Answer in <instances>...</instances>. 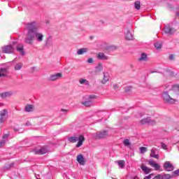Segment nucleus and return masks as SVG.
<instances>
[{
  "mask_svg": "<svg viewBox=\"0 0 179 179\" xmlns=\"http://www.w3.org/2000/svg\"><path fill=\"white\" fill-rule=\"evenodd\" d=\"M40 29V22L38 21H33L27 24L26 30L27 37L25 38V43L33 45L34 41L42 43L44 40V35L43 33L38 31Z\"/></svg>",
  "mask_w": 179,
  "mask_h": 179,
  "instance_id": "f257e3e1",
  "label": "nucleus"
},
{
  "mask_svg": "<svg viewBox=\"0 0 179 179\" xmlns=\"http://www.w3.org/2000/svg\"><path fill=\"white\" fill-rule=\"evenodd\" d=\"M95 99H97V96L94 94L85 96L83 98L81 104H83V106H85V107H92V106L94 104V100H95Z\"/></svg>",
  "mask_w": 179,
  "mask_h": 179,
  "instance_id": "f03ea898",
  "label": "nucleus"
},
{
  "mask_svg": "<svg viewBox=\"0 0 179 179\" xmlns=\"http://www.w3.org/2000/svg\"><path fill=\"white\" fill-rule=\"evenodd\" d=\"M69 142H71V143H76V142H78L76 145V148H80L82 145H83V141H85V137L83 135H80L78 137L75 136H71L68 138Z\"/></svg>",
  "mask_w": 179,
  "mask_h": 179,
  "instance_id": "7ed1b4c3",
  "label": "nucleus"
},
{
  "mask_svg": "<svg viewBox=\"0 0 179 179\" xmlns=\"http://www.w3.org/2000/svg\"><path fill=\"white\" fill-rule=\"evenodd\" d=\"M109 131V129L101 130L99 131H97L96 133L92 134V138L94 139H104L105 138H107V136H108Z\"/></svg>",
  "mask_w": 179,
  "mask_h": 179,
  "instance_id": "20e7f679",
  "label": "nucleus"
},
{
  "mask_svg": "<svg viewBox=\"0 0 179 179\" xmlns=\"http://www.w3.org/2000/svg\"><path fill=\"white\" fill-rule=\"evenodd\" d=\"M15 48L12 45H5L0 48V52H3V54H13Z\"/></svg>",
  "mask_w": 179,
  "mask_h": 179,
  "instance_id": "39448f33",
  "label": "nucleus"
},
{
  "mask_svg": "<svg viewBox=\"0 0 179 179\" xmlns=\"http://www.w3.org/2000/svg\"><path fill=\"white\" fill-rule=\"evenodd\" d=\"M162 98L164 101L167 104H176V101H177V100L170 97V95L167 92H164L162 94Z\"/></svg>",
  "mask_w": 179,
  "mask_h": 179,
  "instance_id": "423d86ee",
  "label": "nucleus"
},
{
  "mask_svg": "<svg viewBox=\"0 0 179 179\" xmlns=\"http://www.w3.org/2000/svg\"><path fill=\"white\" fill-rule=\"evenodd\" d=\"M110 79H111V76H110V72L103 71L102 73V79L101 80V83L102 85H106V83L110 82Z\"/></svg>",
  "mask_w": 179,
  "mask_h": 179,
  "instance_id": "0eeeda50",
  "label": "nucleus"
},
{
  "mask_svg": "<svg viewBox=\"0 0 179 179\" xmlns=\"http://www.w3.org/2000/svg\"><path fill=\"white\" fill-rule=\"evenodd\" d=\"M8 109H3L0 110V122L2 124L3 122H5V120H6V117H8Z\"/></svg>",
  "mask_w": 179,
  "mask_h": 179,
  "instance_id": "6e6552de",
  "label": "nucleus"
},
{
  "mask_svg": "<svg viewBox=\"0 0 179 179\" xmlns=\"http://www.w3.org/2000/svg\"><path fill=\"white\" fill-rule=\"evenodd\" d=\"M140 124H141V125H144V124H149V125H155L156 124V121L150 120V117H148L141 120Z\"/></svg>",
  "mask_w": 179,
  "mask_h": 179,
  "instance_id": "1a4fd4ad",
  "label": "nucleus"
},
{
  "mask_svg": "<svg viewBox=\"0 0 179 179\" xmlns=\"http://www.w3.org/2000/svg\"><path fill=\"white\" fill-rule=\"evenodd\" d=\"M62 78V73H57L49 77V80L54 82V80H58Z\"/></svg>",
  "mask_w": 179,
  "mask_h": 179,
  "instance_id": "9d476101",
  "label": "nucleus"
},
{
  "mask_svg": "<svg viewBox=\"0 0 179 179\" xmlns=\"http://www.w3.org/2000/svg\"><path fill=\"white\" fill-rule=\"evenodd\" d=\"M164 169L166 171H173V170H174V166H173V164H171V163H170V162H166L164 164Z\"/></svg>",
  "mask_w": 179,
  "mask_h": 179,
  "instance_id": "9b49d317",
  "label": "nucleus"
},
{
  "mask_svg": "<svg viewBox=\"0 0 179 179\" xmlns=\"http://www.w3.org/2000/svg\"><path fill=\"white\" fill-rule=\"evenodd\" d=\"M172 178L173 176L170 174H164V175L158 174L155 176L152 179H170Z\"/></svg>",
  "mask_w": 179,
  "mask_h": 179,
  "instance_id": "f8f14e48",
  "label": "nucleus"
},
{
  "mask_svg": "<svg viewBox=\"0 0 179 179\" xmlns=\"http://www.w3.org/2000/svg\"><path fill=\"white\" fill-rule=\"evenodd\" d=\"M97 59H100L101 61H108V56L106 55V54L103 52H99L96 55Z\"/></svg>",
  "mask_w": 179,
  "mask_h": 179,
  "instance_id": "ddd939ff",
  "label": "nucleus"
},
{
  "mask_svg": "<svg viewBox=\"0 0 179 179\" xmlns=\"http://www.w3.org/2000/svg\"><path fill=\"white\" fill-rule=\"evenodd\" d=\"M77 162L80 164V166H85L86 161L85 160V157H83V155L79 154L77 156Z\"/></svg>",
  "mask_w": 179,
  "mask_h": 179,
  "instance_id": "4468645a",
  "label": "nucleus"
},
{
  "mask_svg": "<svg viewBox=\"0 0 179 179\" xmlns=\"http://www.w3.org/2000/svg\"><path fill=\"white\" fill-rule=\"evenodd\" d=\"M13 95V91H8L0 93V97L1 99H6V97H10Z\"/></svg>",
  "mask_w": 179,
  "mask_h": 179,
  "instance_id": "2eb2a0df",
  "label": "nucleus"
},
{
  "mask_svg": "<svg viewBox=\"0 0 179 179\" xmlns=\"http://www.w3.org/2000/svg\"><path fill=\"white\" fill-rule=\"evenodd\" d=\"M164 31L166 34H173V33H176V29L168 25L164 27Z\"/></svg>",
  "mask_w": 179,
  "mask_h": 179,
  "instance_id": "dca6fc26",
  "label": "nucleus"
},
{
  "mask_svg": "<svg viewBox=\"0 0 179 179\" xmlns=\"http://www.w3.org/2000/svg\"><path fill=\"white\" fill-rule=\"evenodd\" d=\"M124 36L126 40H134V35H132V33H131V31L129 29H126V31H124Z\"/></svg>",
  "mask_w": 179,
  "mask_h": 179,
  "instance_id": "f3484780",
  "label": "nucleus"
},
{
  "mask_svg": "<svg viewBox=\"0 0 179 179\" xmlns=\"http://www.w3.org/2000/svg\"><path fill=\"white\" fill-rule=\"evenodd\" d=\"M148 164H150L151 167H153L155 170H160V167H161L160 165H159V164L156 163V162L153 160H150L148 162Z\"/></svg>",
  "mask_w": 179,
  "mask_h": 179,
  "instance_id": "a211bd4d",
  "label": "nucleus"
},
{
  "mask_svg": "<svg viewBox=\"0 0 179 179\" xmlns=\"http://www.w3.org/2000/svg\"><path fill=\"white\" fill-rule=\"evenodd\" d=\"M88 52H89V48H82L77 50V55H83V54H86Z\"/></svg>",
  "mask_w": 179,
  "mask_h": 179,
  "instance_id": "6ab92c4d",
  "label": "nucleus"
},
{
  "mask_svg": "<svg viewBox=\"0 0 179 179\" xmlns=\"http://www.w3.org/2000/svg\"><path fill=\"white\" fill-rule=\"evenodd\" d=\"M5 76H8V69L0 68V78H5Z\"/></svg>",
  "mask_w": 179,
  "mask_h": 179,
  "instance_id": "aec40b11",
  "label": "nucleus"
},
{
  "mask_svg": "<svg viewBox=\"0 0 179 179\" xmlns=\"http://www.w3.org/2000/svg\"><path fill=\"white\" fill-rule=\"evenodd\" d=\"M139 62H146L148 61V55L146 53H141L138 57Z\"/></svg>",
  "mask_w": 179,
  "mask_h": 179,
  "instance_id": "412c9836",
  "label": "nucleus"
},
{
  "mask_svg": "<svg viewBox=\"0 0 179 179\" xmlns=\"http://www.w3.org/2000/svg\"><path fill=\"white\" fill-rule=\"evenodd\" d=\"M79 83L80 85H84L85 86H90V83H89V80L85 78H80Z\"/></svg>",
  "mask_w": 179,
  "mask_h": 179,
  "instance_id": "4be33fe9",
  "label": "nucleus"
},
{
  "mask_svg": "<svg viewBox=\"0 0 179 179\" xmlns=\"http://www.w3.org/2000/svg\"><path fill=\"white\" fill-rule=\"evenodd\" d=\"M47 150L45 148H42L40 150H36L35 154L36 155H45L47 153Z\"/></svg>",
  "mask_w": 179,
  "mask_h": 179,
  "instance_id": "5701e85b",
  "label": "nucleus"
},
{
  "mask_svg": "<svg viewBox=\"0 0 179 179\" xmlns=\"http://www.w3.org/2000/svg\"><path fill=\"white\" fill-rule=\"evenodd\" d=\"M156 150H157V149H156L155 148H152L150 157H154L155 159H159V155L156 154Z\"/></svg>",
  "mask_w": 179,
  "mask_h": 179,
  "instance_id": "b1692460",
  "label": "nucleus"
},
{
  "mask_svg": "<svg viewBox=\"0 0 179 179\" xmlns=\"http://www.w3.org/2000/svg\"><path fill=\"white\" fill-rule=\"evenodd\" d=\"M22 68H23V63L22 62L15 63V64L14 65L15 71H20Z\"/></svg>",
  "mask_w": 179,
  "mask_h": 179,
  "instance_id": "393cba45",
  "label": "nucleus"
},
{
  "mask_svg": "<svg viewBox=\"0 0 179 179\" xmlns=\"http://www.w3.org/2000/svg\"><path fill=\"white\" fill-rule=\"evenodd\" d=\"M24 110L27 113H31V111H34V106L33 105H27Z\"/></svg>",
  "mask_w": 179,
  "mask_h": 179,
  "instance_id": "a878e982",
  "label": "nucleus"
},
{
  "mask_svg": "<svg viewBox=\"0 0 179 179\" xmlns=\"http://www.w3.org/2000/svg\"><path fill=\"white\" fill-rule=\"evenodd\" d=\"M141 170L143 171V173H145V174H149V173H150V171H152L150 168H148V166H145V165H141Z\"/></svg>",
  "mask_w": 179,
  "mask_h": 179,
  "instance_id": "bb28decb",
  "label": "nucleus"
},
{
  "mask_svg": "<svg viewBox=\"0 0 179 179\" xmlns=\"http://www.w3.org/2000/svg\"><path fill=\"white\" fill-rule=\"evenodd\" d=\"M103 64L99 63L95 66V72H101L103 71Z\"/></svg>",
  "mask_w": 179,
  "mask_h": 179,
  "instance_id": "cd10ccee",
  "label": "nucleus"
},
{
  "mask_svg": "<svg viewBox=\"0 0 179 179\" xmlns=\"http://www.w3.org/2000/svg\"><path fill=\"white\" fill-rule=\"evenodd\" d=\"M17 51L23 55L24 54V50L23 49V45L20 44L17 46Z\"/></svg>",
  "mask_w": 179,
  "mask_h": 179,
  "instance_id": "c85d7f7f",
  "label": "nucleus"
},
{
  "mask_svg": "<svg viewBox=\"0 0 179 179\" xmlns=\"http://www.w3.org/2000/svg\"><path fill=\"white\" fill-rule=\"evenodd\" d=\"M117 166H119V169H124L125 166V162L123 160H120L117 162Z\"/></svg>",
  "mask_w": 179,
  "mask_h": 179,
  "instance_id": "c756f323",
  "label": "nucleus"
},
{
  "mask_svg": "<svg viewBox=\"0 0 179 179\" xmlns=\"http://www.w3.org/2000/svg\"><path fill=\"white\" fill-rule=\"evenodd\" d=\"M156 50H162V43L160 42H156L155 44H154Z\"/></svg>",
  "mask_w": 179,
  "mask_h": 179,
  "instance_id": "7c9ffc66",
  "label": "nucleus"
},
{
  "mask_svg": "<svg viewBox=\"0 0 179 179\" xmlns=\"http://www.w3.org/2000/svg\"><path fill=\"white\" fill-rule=\"evenodd\" d=\"M134 8L139 10L141 9V1H138L134 3Z\"/></svg>",
  "mask_w": 179,
  "mask_h": 179,
  "instance_id": "2f4dec72",
  "label": "nucleus"
},
{
  "mask_svg": "<svg viewBox=\"0 0 179 179\" xmlns=\"http://www.w3.org/2000/svg\"><path fill=\"white\" fill-rule=\"evenodd\" d=\"M139 150H140V153H141L142 155L148 152V148L146 147H141Z\"/></svg>",
  "mask_w": 179,
  "mask_h": 179,
  "instance_id": "473e14b6",
  "label": "nucleus"
},
{
  "mask_svg": "<svg viewBox=\"0 0 179 179\" xmlns=\"http://www.w3.org/2000/svg\"><path fill=\"white\" fill-rule=\"evenodd\" d=\"M123 144L124 145V146H131V142L129 141V139H125L124 141H123Z\"/></svg>",
  "mask_w": 179,
  "mask_h": 179,
  "instance_id": "72a5a7b5",
  "label": "nucleus"
},
{
  "mask_svg": "<svg viewBox=\"0 0 179 179\" xmlns=\"http://www.w3.org/2000/svg\"><path fill=\"white\" fill-rule=\"evenodd\" d=\"M161 148L162 149H164V150H169V148L167 147V145L164 143H161Z\"/></svg>",
  "mask_w": 179,
  "mask_h": 179,
  "instance_id": "f704fd0d",
  "label": "nucleus"
},
{
  "mask_svg": "<svg viewBox=\"0 0 179 179\" xmlns=\"http://www.w3.org/2000/svg\"><path fill=\"white\" fill-rule=\"evenodd\" d=\"M171 176L172 177H178V176H179V169H177L176 171H173Z\"/></svg>",
  "mask_w": 179,
  "mask_h": 179,
  "instance_id": "c9c22d12",
  "label": "nucleus"
},
{
  "mask_svg": "<svg viewBox=\"0 0 179 179\" xmlns=\"http://www.w3.org/2000/svg\"><path fill=\"white\" fill-rule=\"evenodd\" d=\"M6 145V140L0 141V148H3Z\"/></svg>",
  "mask_w": 179,
  "mask_h": 179,
  "instance_id": "e433bc0d",
  "label": "nucleus"
},
{
  "mask_svg": "<svg viewBox=\"0 0 179 179\" xmlns=\"http://www.w3.org/2000/svg\"><path fill=\"white\" fill-rule=\"evenodd\" d=\"M150 178H155V174L151 173V174L145 176L143 179H150Z\"/></svg>",
  "mask_w": 179,
  "mask_h": 179,
  "instance_id": "4c0bfd02",
  "label": "nucleus"
},
{
  "mask_svg": "<svg viewBox=\"0 0 179 179\" xmlns=\"http://www.w3.org/2000/svg\"><path fill=\"white\" fill-rule=\"evenodd\" d=\"M93 62H94V61L93 60V58H89L87 59V63L88 64H93Z\"/></svg>",
  "mask_w": 179,
  "mask_h": 179,
  "instance_id": "58836bf2",
  "label": "nucleus"
},
{
  "mask_svg": "<svg viewBox=\"0 0 179 179\" xmlns=\"http://www.w3.org/2000/svg\"><path fill=\"white\" fill-rule=\"evenodd\" d=\"M8 138H9L8 134H5L3 136V140H4V141H7Z\"/></svg>",
  "mask_w": 179,
  "mask_h": 179,
  "instance_id": "ea45409f",
  "label": "nucleus"
},
{
  "mask_svg": "<svg viewBox=\"0 0 179 179\" xmlns=\"http://www.w3.org/2000/svg\"><path fill=\"white\" fill-rule=\"evenodd\" d=\"M25 125H26V127H31V123H30V122H27L25 123Z\"/></svg>",
  "mask_w": 179,
  "mask_h": 179,
  "instance_id": "a19ab883",
  "label": "nucleus"
},
{
  "mask_svg": "<svg viewBox=\"0 0 179 179\" xmlns=\"http://www.w3.org/2000/svg\"><path fill=\"white\" fill-rule=\"evenodd\" d=\"M60 111H62V113H68L67 109H61Z\"/></svg>",
  "mask_w": 179,
  "mask_h": 179,
  "instance_id": "79ce46f5",
  "label": "nucleus"
},
{
  "mask_svg": "<svg viewBox=\"0 0 179 179\" xmlns=\"http://www.w3.org/2000/svg\"><path fill=\"white\" fill-rule=\"evenodd\" d=\"M169 59H174V55H169Z\"/></svg>",
  "mask_w": 179,
  "mask_h": 179,
  "instance_id": "37998d69",
  "label": "nucleus"
},
{
  "mask_svg": "<svg viewBox=\"0 0 179 179\" xmlns=\"http://www.w3.org/2000/svg\"><path fill=\"white\" fill-rule=\"evenodd\" d=\"M176 15L178 17H179V10L176 11Z\"/></svg>",
  "mask_w": 179,
  "mask_h": 179,
  "instance_id": "c03bdc74",
  "label": "nucleus"
},
{
  "mask_svg": "<svg viewBox=\"0 0 179 179\" xmlns=\"http://www.w3.org/2000/svg\"><path fill=\"white\" fill-rule=\"evenodd\" d=\"M3 106H5L3 103H0V107H3Z\"/></svg>",
  "mask_w": 179,
  "mask_h": 179,
  "instance_id": "a18cd8bd",
  "label": "nucleus"
},
{
  "mask_svg": "<svg viewBox=\"0 0 179 179\" xmlns=\"http://www.w3.org/2000/svg\"><path fill=\"white\" fill-rule=\"evenodd\" d=\"M37 179H40V178H37Z\"/></svg>",
  "mask_w": 179,
  "mask_h": 179,
  "instance_id": "49530a36",
  "label": "nucleus"
}]
</instances>
